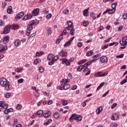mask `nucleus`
Wrapping results in <instances>:
<instances>
[{
  "instance_id": "obj_1",
  "label": "nucleus",
  "mask_w": 127,
  "mask_h": 127,
  "mask_svg": "<svg viewBox=\"0 0 127 127\" xmlns=\"http://www.w3.org/2000/svg\"><path fill=\"white\" fill-rule=\"evenodd\" d=\"M0 86L4 88V91H6L7 92H8L10 90L9 81L4 77L0 78Z\"/></svg>"
},
{
  "instance_id": "obj_2",
  "label": "nucleus",
  "mask_w": 127,
  "mask_h": 127,
  "mask_svg": "<svg viewBox=\"0 0 127 127\" xmlns=\"http://www.w3.org/2000/svg\"><path fill=\"white\" fill-rule=\"evenodd\" d=\"M66 24H67V26L66 27V29L67 30L70 31V34L71 35H75V29H74V26H73V23L72 21L68 20L66 22Z\"/></svg>"
},
{
  "instance_id": "obj_3",
  "label": "nucleus",
  "mask_w": 127,
  "mask_h": 127,
  "mask_svg": "<svg viewBox=\"0 0 127 127\" xmlns=\"http://www.w3.org/2000/svg\"><path fill=\"white\" fill-rule=\"evenodd\" d=\"M82 119H83L82 116L80 115H76V114L74 113L71 115L69 119V121L70 123H72L74 120H75L76 122H79L82 121Z\"/></svg>"
},
{
  "instance_id": "obj_4",
  "label": "nucleus",
  "mask_w": 127,
  "mask_h": 127,
  "mask_svg": "<svg viewBox=\"0 0 127 127\" xmlns=\"http://www.w3.org/2000/svg\"><path fill=\"white\" fill-rule=\"evenodd\" d=\"M7 108H8V104L5 103L4 101L0 102V110H1V109H4L5 110L3 111V113L5 114V115H6L9 113Z\"/></svg>"
},
{
  "instance_id": "obj_5",
  "label": "nucleus",
  "mask_w": 127,
  "mask_h": 127,
  "mask_svg": "<svg viewBox=\"0 0 127 127\" xmlns=\"http://www.w3.org/2000/svg\"><path fill=\"white\" fill-rule=\"evenodd\" d=\"M120 43L122 46H126L127 45V36H123L122 40L120 41Z\"/></svg>"
},
{
  "instance_id": "obj_6",
  "label": "nucleus",
  "mask_w": 127,
  "mask_h": 127,
  "mask_svg": "<svg viewBox=\"0 0 127 127\" xmlns=\"http://www.w3.org/2000/svg\"><path fill=\"white\" fill-rule=\"evenodd\" d=\"M108 75V72H105L104 73H103V72H96L94 76L96 77H105Z\"/></svg>"
},
{
  "instance_id": "obj_7",
  "label": "nucleus",
  "mask_w": 127,
  "mask_h": 127,
  "mask_svg": "<svg viewBox=\"0 0 127 127\" xmlns=\"http://www.w3.org/2000/svg\"><path fill=\"white\" fill-rule=\"evenodd\" d=\"M100 62L101 63H108V57L105 56H102L100 58Z\"/></svg>"
},
{
  "instance_id": "obj_8",
  "label": "nucleus",
  "mask_w": 127,
  "mask_h": 127,
  "mask_svg": "<svg viewBox=\"0 0 127 127\" xmlns=\"http://www.w3.org/2000/svg\"><path fill=\"white\" fill-rule=\"evenodd\" d=\"M31 18H32V15L30 14H27L23 17L22 20H23V21H26V20L31 19Z\"/></svg>"
},
{
  "instance_id": "obj_9",
  "label": "nucleus",
  "mask_w": 127,
  "mask_h": 127,
  "mask_svg": "<svg viewBox=\"0 0 127 127\" xmlns=\"http://www.w3.org/2000/svg\"><path fill=\"white\" fill-rule=\"evenodd\" d=\"M38 13H39V8H36L32 12V15H33V16H37Z\"/></svg>"
},
{
  "instance_id": "obj_10",
  "label": "nucleus",
  "mask_w": 127,
  "mask_h": 127,
  "mask_svg": "<svg viewBox=\"0 0 127 127\" xmlns=\"http://www.w3.org/2000/svg\"><path fill=\"white\" fill-rule=\"evenodd\" d=\"M24 15V12H20L18 14L16 15L15 18L16 20L20 19Z\"/></svg>"
},
{
  "instance_id": "obj_11",
  "label": "nucleus",
  "mask_w": 127,
  "mask_h": 127,
  "mask_svg": "<svg viewBox=\"0 0 127 127\" xmlns=\"http://www.w3.org/2000/svg\"><path fill=\"white\" fill-rule=\"evenodd\" d=\"M62 64H65L66 66H69L70 65V62L66 58H64L62 59Z\"/></svg>"
},
{
  "instance_id": "obj_12",
  "label": "nucleus",
  "mask_w": 127,
  "mask_h": 127,
  "mask_svg": "<svg viewBox=\"0 0 127 127\" xmlns=\"http://www.w3.org/2000/svg\"><path fill=\"white\" fill-rule=\"evenodd\" d=\"M119 114L117 113H115L114 114H113V115L111 117V120L112 121H117L119 119Z\"/></svg>"
},
{
  "instance_id": "obj_13",
  "label": "nucleus",
  "mask_w": 127,
  "mask_h": 127,
  "mask_svg": "<svg viewBox=\"0 0 127 127\" xmlns=\"http://www.w3.org/2000/svg\"><path fill=\"white\" fill-rule=\"evenodd\" d=\"M117 5H118V3H113L112 4V9H110V10L112 12V13H114V12L116 11V7H117Z\"/></svg>"
},
{
  "instance_id": "obj_14",
  "label": "nucleus",
  "mask_w": 127,
  "mask_h": 127,
  "mask_svg": "<svg viewBox=\"0 0 127 127\" xmlns=\"http://www.w3.org/2000/svg\"><path fill=\"white\" fill-rule=\"evenodd\" d=\"M39 22V21H38V20H33L31 21H30L29 22V24L30 25H31L32 26H33V25H36L37 24H38Z\"/></svg>"
},
{
  "instance_id": "obj_15",
  "label": "nucleus",
  "mask_w": 127,
  "mask_h": 127,
  "mask_svg": "<svg viewBox=\"0 0 127 127\" xmlns=\"http://www.w3.org/2000/svg\"><path fill=\"white\" fill-rule=\"evenodd\" d=\"M59 54L61 57H66V56H67V52L62 50L59 53Z\"/></svg>"
},
{
  "instance_id": "obj_16",
  "label": "nucleus",
  "mask_w": 127,
  "mask_h": 127,
  "mask_svg": "<svg viewBox=\"0 0 127 127\" xmlns=\"http://www.w3.org/2000/svg\"><path fill=\"white\" fill-rule=\"evenodd\" d=\"M50 116H51V111H48L46 113L43 114V117L45 118V119L49 118Z\"/></svg>"
},
{
  "instance_id": "obj_17",
  "label": "nucleus",
  "mask_w": 127,
  "mask_h": 127,
  "mask_svg": "<svg viewBox=\"0 0 127 127\" xmlns=\"http://www.w3.org/2000/svg\"><path fill=\"white\" fill-rule=\"evenodd\" d=\"M70 82V79H63L61 82V85H65L67 84V83H69Z\"/></svg>"
},
{
  "instance_id": "obj_18",
  "label": "nucleus",
  "mask_w": 127,
  "mask_h": 127,
  "mask_svg": "<svg viewBox=\"0 0 127 127\" xmlns=\"http://www.w3.org/2000/svg\"><path fill=\"white\" fill-rule=\"evenodd\" d=\"M9 41V36H7L3 38V43L4 44H6Z\"/></svg>"
},
{
  "instance_id": "obj_19",
  "label": "nucleus",
  "mask_w": 127,
  "mask_h": 127,
  "mask_svg": "<svg viewBox=\"0 0 127 127\" xmlns=\"http://www.w3.org/2000/svg\"><path fill=\"white\" fill-rule=\"evenodd\" d=\"M10 31V29L8 26L5 27L3 30L4 34H7V33H9V31Z\"/></svg>"
},
{
  "instance_id": "obj_20",
  "label": "nucleus",
  "mask_w": 127,
  "mask_h": 127,
  "mask_svg": "<svg viewBox=\"0 0 127 127\" xmlns=\"http://www.w3.org/2000/svg\"><path fill=\"white\" fill-rule=\"evenodd\" d=\"M54 57V55H53V54H50L48 55L47 60H48V61H51L53 60Z\"/></svg>"
},
{
  "instance_id": "obj_21",
  "label": "nucleus",
  "mask_w": 127,
  "mask_h": 127,
  "mask_svg": "<svg viewBox=\"0 0 127 127\" xmlns=\"http://www.w3.org/2000/svg\"><path fill=\"white\" fill-rule=\"evenodd\" d=\"M7 12L9 13V14H11L13 11L12 10V6H9L7 9Z\"/></svg>"
},
{
  "instance_id": "obj_22",
  "label": "nucleus",
  "mask_w": 127,
  "mask_h": 127,
  "mask_svg": "<svg viewBox=\"0 0 127 127\" xmlns=\"http://www.w3.org/2000/svg\"><path fill=\"white\" fill-rule=\"evenodd\" d=\"M6 49H7V47H6L5 49V48L3 47V45H0V52H4V51H5Z\"/></svg>"
},
{
  "instance_id": "obj_23",
  "label": "nucleus",
  "mask_w": 127,
  "mask_h": 127,
  "mask_svg": "<svg viewBox=\"0 0 127 127\" xmlns=\"http://www.w3.org/2000/svg\"><path fill=\"white\" fill-rule=\"evenodd\" d=\"M43 115V111L42 110H39L36 113V116H39V117H42Z\"/></svg>"
},
{
  "instance_id": "obj_24",
  "label": "nucleus",
  "mask_w": 127,
  "mask_h": 127,
  "mask_svg": "<svg viewBox=\"0 0 127 127\" xmlns=\"http://www.w3.org/2000/svg\"><path fill=\"white\" fill-rule=\"evenodd\" d=\"M14 44L15 46H17V47H18L20 44H21V42L19 40H16L14 41Z\"/></svg>"
},
{
  "instance_id": "obj_25",
  "label": "nucleus",
  "mask_w": 127,
  "mask_h": 127,
  "mask_svg": "<svg viewBox=\"0 0 127 127\" xmlns=\"http://www.w3.org/2000/svg\"><path fill=\"white\" fill-rule=\"evenodd\" d=\"M93 53H94L93 51H92V50L89 51L87 52V53L86 54V56H87V57H90L93 55Z\"/></svg>"
},
{
  "instance_id": "obj_26",
  "label": "nucleus",
  "mask_w": 127,
  "mask_h": 127,
  "mask_svg": "<svg viewBox=\"0 0 127 127\" xmlns=\"http://www.w3.org/2000/svg\"><path fill=\"white\" fill-rule=\"evenodd\" d=\"M42 55H44V52L42 51L41 52H36V56H37L38 57H40V56H42Z\"/></svg>"
},
{
  "instance_id": "obj_27",
  "label": "nucleus",
  "mask_w": 127,
  "mask_h": 127,
  "mask_svg": "<svg viewBox=\"0 0 127 127\" xmlns=\"http://www.w3.org/2000/svg\"><path fill=\"white\" fill-rule=\"evenodd\" d=\"M15 72H17V73H20L21 72H22L23 71V67H17L16 69H15Z\"/></svg>"
},
{
  "instance_id": "obj_28",
  "label": "nucleus",
  "mask_w": 127,
  "mask_h": 127,
  "mask_svg": "<svg viewBox=\"0 0 127 127\" xmlns=\"http://www.w3.org/2000/svg\"><path fill=\"white\" fill-rule=\"evenodd\" d=\"M102 111H103V107H99L96 109V114H97V115H99V114H100V113H101Z\"/></svg>"
},
{
  "instance_id": "obj_29",
  "label": "nucleus",
  "mask_w": 127,
  "mask_h": 127,
  "mask_svg": "<svg viewBox=\"0 0 127 127\" xmlns=\"http://www.w3.org/2000/svg\"><path fill=\"white\" fill-rule=\"evenodd\" d=\"M41 62V60L39 58H38L36 60H35L34 62V65H37V64H38V63H40Z\"/></svg>"
},
{
  "instance_id": "obj_30",
  "label": "nucleus",
  "mask_w": 127,
  "mask_h": 127,
  "mask_svg": "<svg viewBox=\"0 0 127 127\" xmlns=\"http://www.w3.org/2000/svg\"><path fill=\"white\" fill-rule=\"evenodd\" d=\"M108 12L109 14H112V13H113V12L111 11V9H107L103 12V14L105 15L106 13H108Z\"/></svg>"
},
{
  "instance_id": "obj_31",
  "label": "nucleus",
  "mask_w": 127,
  "mask_h": 127,
  "mask_svg": "<svg viewBox=\"0 0 127 127\" xmlns=\"http://www.w3.org/2000/svg\"><path fill=\"white\" fill-rule=\"evenodd\" d=\"M64 90H68V89L70 88V84L69 83H66L65 84H64Z\"/></svg>"
},
{
  "instance_id": "obj_32",
  "label": "nucleus",
  "mask_w": 127,
  "mask_h": 127,
  "mask_svg": "<svg viewBox=\"0 0 127 127\" xmlns=\"http://www.w3.org/2000/svg\"><path fill=\"white\" fill-rule=\"evenodd\" d=\"M87 62V60L83 59L81 61H80L78 63V65H81V64H84V63Z\"/></svg>"
},
{
  "instance_id": "obj_33",
  "label": "nucleus",
  "mask_w": 127,
  "mask_h": 127,
  "mask_svg": "<svg viewBox=\"0 0 127 127\" xmlns=\"http://www.w3.org/2000/svg\"><path fill=\"white\" fill-rule=\"evenodd\" d=\"M52 122V120L51 119H49L48 120L46 123H45L44 124V126H45V127H46L47 126H48V125H50V123Z\"/></svg>"
},
{
  "instance_id": "obj_34",
  "label": "nucleus",
  "mask_w": 127,
  "mask_h": 127,
  "mask_svg": "<svg viewBox=\"0 0 127 127\" xmlns=\"http://www.w3.org/2000/svg\"><path fill=\"white\" fill-rule=\"evenodd\" d=\"M99 57H101V53L97 54L93 56H92L93 59H98Z\"/></svg>"
},
{
  "instance_id": "obj_35",
  "label": "nucleus",
  "mask_w": 127,
  "mask_h": 127,
  "mask_svg": "<svg viewBox=\"0 0 127 127\" xmlns=\"http://www.w3.org/2000/svg\"><path fill=\"white\" fill-rule=\"evenodd\" d=\"M71 43H72V42L70 41H68L64 45V47H69V46L71 45Z\"/></svg>"
},
{
  "instance_id": "obj_36",
  "label": "nucleus",
  "mask_w": 127,
  "mask_h": 127,
  "mask_svg": "<svg viewBox=\"0 0 127 127\" xmlns=\"http://www.w3.org/2000/svg\"><path fill=\"white\" fill-rule=\"evenodd\" d=\"M90 16L91 17H92V19L95 20L96 18H97V17H96V13L93 12V13H90Z\"/></svg>"
},
{
  "instance_id": "obj_37",
  "label": "nucleus",
  "mask_w": 127,
  "mask_h": 127,
  "mask_svg": "<svg viewBox=\"0 0 127 127\" xmlns=\"http://www.w3.org/2000/svg\"><path fill=\"white\" fill-rule=\"evenodd\" d=\"M27 28L28 30L31 31L32 29H33V26H31V25H30L29 24L27 25Z\"/></svg>"
},
{
  "instance_id": "obj_38",
  "label": "nucleus",
  "mask_w": 127,
  "mask_h": 127,
  "mask_svg": "<svg viewBox=\"0 0 127 127\" xmlns=\"http://www.w3.org/2000/svg\"><path fill=\"white\" fill-rule=\"evenodd\" d=\"M89 10V8L88 9H86L83 11V15L84 16H88V11Z\"/></svg>"
},
{
  "instance_id": "obj_39",
  "label": "nucleus",
  "mask_w": 127,
  "mask_h": 127,
  "mask_svg": "<svg viewBox=\"0 0 127 127\" xmlns=\"http://www.w3.org/2000/svg\"><path fill=\"white\" fill-rule=\"evenodd\" d=\"M63 13L64 14H65L67 15V14H69V9H65L63 11Z\"/></svg>"
},
{
  "instance_id": "obj_40",
  "label": "nucleus",
  "mask_w": 127,
  "mask_h": 127,
  "mask_svg": "<svg viewBox=\"0 0 127 127\" xmlns=\"http://www.w3.org/2000/svg\"><path fill=\"white\" fill-rule=\"evenodd\" d=\"M66 33H67V31L66 30H64L60 35L61 38H63V35H65Z\"/></svg>"
},
{
  "instance_id": "obj_41",
  "label": "nucleus",
  "mask_w": 127,
  "mask_h": 127,
  "mask_svg": "<svg viewBox=\"0 0 127 127\" xmlns=\"http://www.w3.org/2000/svg\"><path fill=\"white\" fill-rule=\"evenodd\" d=\"M10 96H11V93L9 92V93H6L4 95V97L5 98L8 99V98H10Z\"/></svg>"
},
{
  "instance_id": "obj_42",
  "label": "nucleus",
  "mask_w": 127,
  "mask_h": 127,
  "mask_svg": "<svg viewBox=\"0 0 127 127\" xmlns=\"http://www.w3.org/2000/svg\"><path fill=\"white\" fill-rule=\"evenodd\" d=\"M83 69V65H81L79 66H78L77 71H78V72H81V71H82Z\"/></svg>"
},
{
  "instance_id": "obj_43",
  "label": "nucleus",
  "mask_w": 127,
  "mask_h": 127,
  "mask_svg": "<svg viewBox=\"0 0 127 127\" xmlns=\"http://www.w3.org/2000/svg\"><path fill=\"white\" fill-rule=\"evenodd\" d=\"M83 24L85 27H87L89 25V22L88 21H84Z\"/></svg>"
},
{
  "instance_id": "obj_44",
  "label": "nucleus",
  "mask_w": 127,
  "mask_h": 127,
  "mask_svg": "<svg viewBox=\"0 0 127 127\" xmlns=\"http://www.w3.org/2000/svg\"><path fill=\"white\" fill-rule=\"evenodd\" d=\"M39 71L40 73H43V72H44V68L42 66L39 67Z\"/></svg>"
},
{
  "instance_id": "obj_45",
  "label": "nucleus",
  "mask_w": 127,
  "mask_h": 127,
  "mask_svg": "<svg viewBox=\"0 0 127 127\" xmlns=\"http://www.w3.org/2000/svg\"><path fill=\"white\" fill-rule=\"evenodd\" d=\"M54 117L55 119H58L59 118V113L58 112H56L54 114Z\"/></svg>"
},
{
  "instance_id": "obj_46",
  "label": "nucleus",
  "mask_w": 127,
  "mask_h": 127,
  "mask_svg": "<svg viewBox=\"0 0 127 127\" xmlns=\"http://www.w3.org/2000/svg\"><path fill=\"white\" fill-rule=\"evenodd\" d=\"M47 30L48 31V35H50V34L52 33V31L51 30V29H50V28H47Z\"/></svg>"
},
{
  "instance_id": "obj_47",
  "label": "nucleus",
  "mask_w": 127,
  "mask_h": 127,
  "mask_svg": "<svg viewBox=\"0 0 127 127\" xmlns=\"http://www.w3.org/2000/svg\"><path fill=\"white\" fill-rule=\"evenodd\" d=\"M104 85H105V82H102L101 83L99 86L97 87V90L98 91V90H100V88H102V87H103V86H104Z\"/></svg>"
},
{
  "instance_id": "obj_48",
  "label": "nucleus",
  "mask_w": 127,
  "mask_h": 127,
  "mask_svg": "<svg viewBox=\"0 0 127 127\" xmlns=\"http://www.w3.org/2000/svg\"><path fill=\"white\" fill-rule=\"evenodd\" d=\"M63 38H61V36H60L59 38L58 39V40L56 41V44H59V43H60V41L62 40Z\"/></svg>"
},
{
  "instance_id": "obj_49",
  "label": "nucleus",
  "mask_w": 127,
  "mask_h": 127,
  "mask_svg": "<svg viewBox=\"0 0 127 127\" xmlns=\"http://www.w3.org/2000/svg\"><path fill=\"white\" fill-rule=\"evenodd\" d=\"M63 38H61V36H60L59 38L58 39V40L56 41V44H59V43H60V41L62 40Z\"/></svg>"
},
{
  "instance_id": "obj_50",
  "label": "nucleus",
  "mask_w": 127,
  "mask_h": 127,
  "mask_svg": "<svg viewBox=\"0 0 127 127\" xmlns=\"http://www.w3.org/2000/svg\"><path fill=\"white\" fill-rule=\"evenodd\" d=\"M68 102H67V100H64L62 101V105L63 106H66L67 105Z\"/></svg>"
},
{
  "instance_id": "obj_51",
  "label": "nucleus",
  "mask_w": 127,
  "mask_h": 127,
  "mask_svg": "<svg viewBox=\"0 0 127 127\" xmlns=\"http://www.w3.org/2000/svg\"><path fill=\"white\" fill-rule=\"evenodd\" d=\"M124 57H125V54H122L120 55L116 56L117 58H119V59L124 58Z\"/></svg>"
},
{
  "instance_id": "obj_52",
  "label": "nucleus",
  "mask_w": 127,
  "mask_h": 127,
  "mask_svg": "<svg viewBox=\"0 0 127 127\" xmlns=\"http://www.w3.org/2000/svg\"><path fill=\"white\" fill-rule=\"evenodd\" d=\"M59 59V56H55L54 58H53V60L54 61H57Z\"/></svg>"
},
{
  "instance_id": "obj_53",
  "label": "nucleus",
  "mask_w": 127,
  "mask_h": 127,
  "mask_svg": "<svg viewBox=\"0 0 127 127\" xmlns=\"http://www.w3.org/2000/svg\"><path fill=\"white\" fill-rule=\"evenodd\" d=\"M13 126L14 127V126H15V125H16V124H17V123H18V122L17 121V119H16V118L14 119L13 120Z\"/></svg>"
},
{
  "instance_id": "obj_54",
  "label": "nucleus",
  "mask_w": 127,
  "mask_h": 127,
  "mask_svg": "<svg viewBox=\"0 0 127 127\" xmlns=\"http://www.w3.org/2000/svg\"><path fill=\"white\" fill-rule=\"evenodd\" d=\"M52 16V14L49 13V14H48L47 15H46V18L47 19H50V18H51Z\"/></svg>"
},
{
  "instance_id": "obj_55",
  "label": "nucleus",
  "mask_w": 127,
  "mask_h": 127,
  "mask_svg": "<svg viewBox=\"0 0 127 127\" xmlns=\"http://www.w3.org/2000/svg\"><path fill=\"white\" fill-rule=\"evenodd\" d=\"M113 45H115V46H117V45H119V43L115 44V42L111 43L109 44V46H113Z\"/></svg>"
},
{
  "instance_id": "obj_56",
  "label": "nucleus",
  "mask_w": 127,
  "mask_h": 127,
  "mask_svg": "<svg viewBox=\"0 0 127 127\" xmlns=\"http://www.w3.org/2000/svg\"><path fill=\"white\" fill-rule=\"evenodd\" d=\"M124 20L127 19V13H124L123 16H122Z\"/></svg>"
},
{
  "instance_id": "obj_57",
  "label": "nucleus",
  "mask_w": 127,
  "mask_h": 127,
  "mask_svg": "<svg viewBox=\"0 0 127 127\" xmlns=\"http://www.w3.org/2000/svg\"><path fill=\"white\" fill-rule=\"evenodd\" d=\"M110 126L111 127H117L118 125L116 123H112Z\"/></svg>"
},
{
  "instance_id": "obj_58",
  "label": "nucleus",
  "mask_w": 127,
  "mask_h": 127,
  "mask_svg": "<svg viewBox=\"0 0 127 127\" xmlns=\"http://www.w3.org/2000/svg\"><path fill=\"white\" fill-rule=\"evenodd\" d=\"M22 106L20 105V104H18L17 105V107H16L17 110H20V109H22Z\"/></svg>"
},
{
  "instance_id": "obj_59",
  "label": "nucleus",
  "mask_w": 127,
  "mask_h": 127,
  "mask_svg": "<svg viewBox=\"0 0 127 127\" xmlns=\"http://www.w3.org/2000/svg\"><path fill=\"white\" fill-rule=\"evenodd\" d=\"M127 79H124L121 83V85H124L125 84H126V83H127Z\"/></svg>"
},
{
  "instance_id": "obj_60",
  "label": "nucleus",
  "mask_w": 127,
  "mask_h": 127,
  "mask_svg": "<svg viewBox=\"0 0 127 127\" xmlns=\"http://www.w3.org/2000/svg\"><path fill=\"white\" fill-rule=\"evenodd\" d=\"M31 31H29L28 30H26V35H27V36H29V35H30V32Z\"/></svg>"
},
{
  "instance_id": "obj_61",
  "label": "nucleus",
  "mask_w": 127,
  "mask_h": 127,
  "mask_svg": "<svg viewBox=\"0 0 127 127\" xmlns=\"http://www.w3.org/2000/svg\"><path fill=\"white\" fill-rule=\"evenodd\" d=\"M109 48V45H105V46H104L102 48V49L103 50H105V49H107V48Z\"/></svg>"
},
{
  "instance_id": "obj_62",
  "label": "nucleus",
  "mask_w": 127,
  "mask_h": 127,
  "mask_svg": "<svg viewBox=\"0 0 127 127\" xmlns=\"http://www.w3.org/2000/svg\"><path fill=\"white\" fill-rule=\"evenodd\" d=\"M24 80L23 78H20V79L17 80L18 83L21 84L23 82Z\"/></svg>"
},
{
  "instance_id": "obj_63",
  "label": "nucleus",
  "mask_w": 127,
  "mask_h": 127,
  "mask_svg": "<svg viewBox=\"0 0 127 127\" xmlns=\"http://www.w3.org/2000/svg\"><path fill=\"white\" fill-rule=\"evenodd\" d=\"M6 4H7V3L6 2H2V7H5V5H6Z\"/></svg>"
},
{
  "instance_id": "obj_64",
  "label": "nucleus",
  "mask_w": 127,
  "mask_h": 127,
  "mask_svg": "<svg viewBox=\"0 0 127 127\" xmlns=\"http://www.w3.org/2000/svg\"><path fill=\"white\" fill-rule=\"evenodd\" d=\"M82 45H83V44L82 43H81V42H78L77 43V46L79 48H80V47H82Z\"/></svg>"
}]
</instances>
